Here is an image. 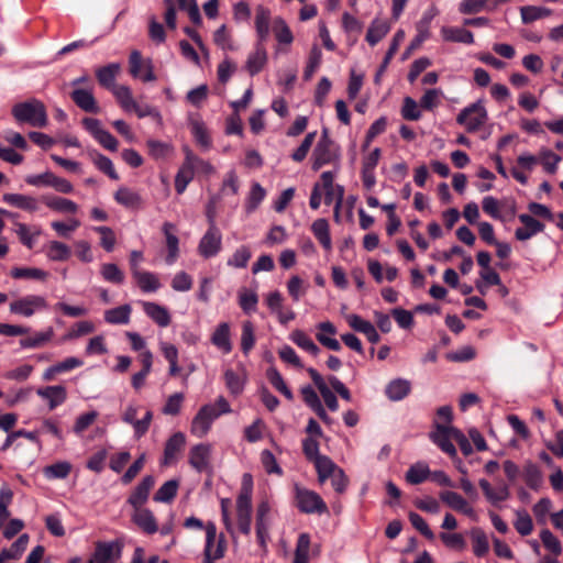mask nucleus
Segmentation results:
<instances>
[{
    "instance_id": "423d86ee",
    "label": "nucleus",
    "mask_w": 563,
    "mask_h": 563,
    "mask_svg": "<svg viewBox=\"0 0 563 563\" xmlns=\"http://www.w3.org/2000/svg\"><path fill=\"white\" fill-rule=\"evenodd\" d=\"M482 208L493 219L501 221L512 219L517 212V205L512 198L498 200L493 196H486L482 200Z\"/></svg>"
},
{
    "instance_id": "49530a36",
    "label": "nucleus",
    "mask_w": 563,
    "mask_h": 563,
    "mask_svg": "<svg viewBox=\"0 0 563 563\" xmlns=\"http://www.w3.org/2000/svg\"><path fill=\"white\" fill-rule=\"evenodd\" d=\"M552 11L545 7L526 5L520 9L521 20L525 24H530L537 20L549 16Z\"/></svg>"
},
{
    "instance_id": "f03ea898",
    "label": "nucleus",
    "mask_w": 563,
    "mask_h": 563,
    "mask_svg": "<svg viewBox=\"0 0 563 563\" xmlns=\"http://www.w3.org/2000/svg\"><path fill=\"white\" fill-rule=\"evenodd\" d=\"M253 477L245 473L242 477V485L236 497V520L239 530L247 536L251 533Z\"/></svg>"
},
{
    "instance_id": "e2e57ef3",
    "label": "nucleus",
    "mask_w": 563,
    "mask_h": 563,
    "mask_svg": "<svg viewBox=\"0 0 563 563\" xmlns=\"http://www.w3.org/2000/svg\"><path fill=\"white\" fill-rule=\"evenodd\" d=\"M114 199L118 203L128 208L137 207L141 202V197L136 192L125 187L120 188L115 192Z\"/></svg>"
},
{
    "instance_id": "5fc2aeb1",
    "label": "nucleus",
    "mask_w": 563,
    "mask_h": 563,
    "mask_svg": "<svg viewBox=\"0 0 563 563\" xmlns=\"http://www.w3.org/2000/svg\"><path fill=\"white\" fill-rule=\"evenodd\" d=\"M118 102L125 111H132V108L135 107L136 101L133 99L132 91L130 87L125 85H120L113 87L111 90Z\"/></svg>"
},
{
    "instance_id": "f257e3e1",
    "label": "nucleus",
    "mask_w": 563,
    "mask_h": 563,
    "mask_svg": "<svg viewBox=\"0 0 563 563\" xmlns=\"http://www.w3.org/2000/svg\"><path fill=\"white\" fill-rule=\"evenodd\" d=\"M11 112L19 123H27L34 128H45L48 123L44 103L35 98L15 103Z\"/></svg>"
},
{
    "instance_id": "0eeeda50",
    "label": "nucleus",
    "mask_w": 563,
    "mask_h": 563,
    "mask_svg": "<svg viewBox=\"0 0 563 563\" xmlns=\"http://www.w3.org/2000/svg\"><path fill=\"white\" fill-rule=\"evenodd\" d=\"M40 433H49L57 439H62V431L58 428L57 423L51 419H45L37 431L18 430L8 434L4 443L1 446V450H8L16 440V438H25L32 442H35L37 441V435Z\"/></svg>"
},
{
    "instance_id": "0e129e2a",
    "label": "nucleus",
    "mask_w": 563,
    "mask_h": 563,
    "mask_svg": "<svg viewBox=\"0 0 563 563\" xmlns=\"http://www.w3.org/2000/svg\"><path fill=\"white\" fill-rule=\"evenodd\" d=\"M321 59H322V52L317 45H314L310 51L309 58L307 60V65L303 70V78L306 80L311 79L313 74L319 68V66L321 64Z\"/></svg>"
},
{
    "instance_id": "bf43d9fd",
    "label": "nucleus",
    "mask_w": 563,
    "mask_h": 563,
    "mask_svg": "<svg viewBox=\"0 0 563 563\" xmlns=\"http://www.w3.org/2000/svg\"><path fill=\"white\" fill-rule=\"evenodd\" d=\"M257 302L258 297L254 290L242 288L239 291V303L244 312L251 313L255 311Z\"/></svg>"
},
{
    "instance_id": "9b49d317",
    "label": "nucleus",
    "mask_w": 563,
    "mask_h": 563,
    "mask_svg": "<svg viewBox=\"0 0 563 563\" xmlns=\"http://www.w3.org/2000/svg\"><path fill=\"white\" fill-rule=\"evenodd\" d=\"M459 429L450 426V424H441L439 422L435 423V430L431 432L430 439L434 444H437L444 453L450 456L456 455V449L452 443L453 431H457Z\"/></svg>"
},
{
    "instance_id": "4be33fe9",
    "label": "nucleus",
    "mask_w": 563,
    "mask_h": 563,
    "mask_svg": "<svg viewBox=\"0 0 563 563\" xmlns=\"http://www.w3.org/2000/svg\"><path fill=\"white\" fill-rule=\"evenodd\" d=\"M267 63V52L263 42H256L254 51L249 55L245 68L251 76L258 74Z\"/></svg>"
},
{
    "instance_id": "2f4dec72",
    "label": "nucleus",
    "mask_w": 563,
    "mask_h": 563,
    "mask_svg": "<svg viewBox=\"0 0 563 563\" xmlns=\"http://www.w3.org/2000/svg\"><path fill=\"white\" fill-rule=\"evenodd\" d=\"M411 390V384L405 378H396L389 382L385 388L387 398L391 401L402 400Z\"/></svg>"
},
{
    "instance_id": "a878e982",
    "label": "nucleus",
    "mask_w": 563,
    "mask_h": 563,
    "mask_svg": "<svg viewBox=\"0 0 563 563\" xmlns=\"http://www.w3.org/2000/svg\"><path fill=\"white\" fill-rule=\"evenodd\" d=\"M185 443L186 438L184 433H174L165 444L163 464L169 465L174 463L177 459L178 453L184 449Z\"/></svg>"
},
{
    "instance_id": "c756f323",
    "label": "nucleus",
    "mask_w": 563,
    "mask_h": 563,
    "mask_svg": "<svg viewBox=\"0 0 563 563\" xmlns=\"http://www.w3.org/2000/svg\"><path fill=\"white\" fill-rule=\"evenodd\" d=\"M271 11L269 9L258 5L255 14V30L257 42H265L269 35Z\"/></svg>"
},
{
    "instance_id": "774afa93",
    "label": "nucleus",
    "mask_w": 563,
    "mask_h": 563,
    "mask_svg": "<svg viewBox=\"0 0 563 563\" xmlns=\"http://www.w3.org/2000/svg\"><path fill=\"white\" fill-rule=\"evenodd\" d=\"M100 274L104 280L112 284H122L124 282V274L118 265L113 263L102 264Z\"/></svg>"
},
{
    "instance_id": "b1692460",
    "label": "nucleus",
    "mask_w": 563,
    "mask_h": 563,
    "mask_svg": "<svg viewBox=\"0 0 563 563\" xmlns=\"http://www.w3.org/2000/svg\"><path fill=\"white\" fill-rule=\"evenodd\" d=\"M346 321L354 331L365 334L371 343L379 342L380 336L369 321L354 313L346 316Z\"/></svg>"
},
{
    "instance_id": "bb28decb",
    "label": "nucleus",
    "mask_w": 563,
    "mask_h": 563,
    "mask_svg": "<svg viewBox=\"0 0 563 563\" xmlns=\"http://www.w3.org/2000/svg\"><path fill=\"white\" fill-rule=\"evenodd\" d=\"M441 35L443 41L463 44H473L474 35L471 31L457 26H442Z\"/></svg>"
},
{
    "instance_id": "c9c22d12",
    "label": "nucleus",
    "mask_w": 563,
    "mask_h": 563,
    "mask_svg": "<svg viewBox=\"0 0 563 563\" xmlns=\"http://www.w3.org/2000/svg\"><path fill=\"white\" fill-rule=\"evenodd\" d=\"M132 308L130 305H122L104 311V321L109 324H128L131 319Z\"/></svg>"
},
{
    "instance_id": "e433bc0d",
    "label": "nucleus",
    "mask_w": 563,
    "mask_h": 563,
    "mask_svg": "<svg viewBox=\"0 0 563 563\" xmlns=\"http://www.w3.org/2000/svg\"><path fill=\"white\" fill-rule=\"evenodd\" d=\"M132 276L144 292H155L161 287L159 279L154 273L135 271Z\"/></svg>"
},
{
    "instance_id": "412c9836",
    "label": "nucleus",
    "mask_w": 563,
    "mask_h": 563,
    "mask_svg": "<svg viewBox=\"0 0 563 563\" xmlns=\"http://www.w3.org/2000/svg\"><path fill=\"white\" fill-rule=\"evenodd\" d=\"M2 200L11 207L19 208L27 212H36L40 209V201L32 196L22 194H4Z\"/></svg>"
},
{
    "instance_id": "13d9d810",
    "label": "nucleus",
    "mask_w": 563,
    "mask_h": 563,
    "mask_svg": "<svg viewBox=\"0 0 563 563\" xmlns=\"http://www.w3.org/2000/svg\"><path fill=\"white\" fill-rule=\"evenodd\" d=\"M435 13L434 12H426L419 23L417 24L418 34L416 38L411 43V47L419 46L422 42H424L429 37V25L433 20Z\"/></svg>"
},
{
    "instance_id": "dca6fc26",
    "label": "nucleus",
    "mask_w": 563,
    "mask_h": 563,
    "mask_svg": "<svg viewBox=\"0 0 563 563\" xmlns=\"http://www.w3.org/2000/svg\"><path fill=\"white\" fill-rule=\"evenodd\" d=\"M212 446L208 443H200L190 449L189 464L199 473L206 471L210 464Z\"/></svg>"
},
{
    "instance_id": "58836bf2",
    "label": "nucleus",
    "mask_w": 563,
    "mask_h": 563,
    "mask_svg": "<svg viewBox=\"0 0 563 563\" xmlns=\"http://www.w3.org/2000/svg\"><path fill=\"white\" fill-rule=\"evenodd\" d=\"M183 151L188 155L196 175L209 177L216 173L210 162L197 156L188 146H184Z\"/></svg>"
},
{
    "instance_id": "4468645a",
    "label": "nucleus",
    "mask_w": 563,
    "mask_h": 563,
    "mask_svg": "<svg viewBox=\"0 0 563 563\" xmlns=\"http://www.w3.org/2000/svg\"><path fill=\"white\" fill-rule=\"evenodd\" d=\"M316 339L324 347L331 351H340L341 343L334 336L338 333L336 327L331 321H322L317 324Z\"/></svg>"
},
{
    "instance_id": "864d4df0",
    "label": "nucleus",
    "mask_w": 563,
    "mask_h": 563,
    "mask_svg": "<svg viewBox=\"0 0 563 563\" xmlns=\"http://www.w3.org/2000/svg\"><path fill=\"white\" fill-rule=\"evenodd\" d=\"M561 162V156L552 152L547 147H542L539 151V163L542 164L544 172L548 174H554L558 169V165Z\"/></svg>"
},
{
    "instance_id": "c85d7f7f",
    "label": "nucleus",
    "mask_w": 563,
    "mask_h": 563,
    "mask_svg": "<svg viewBox=\"0 0 563 563\" xmlns=\"http://www.w3.org/2000/svg\"><path fill=\"white\" fill-rule=\"evenodd\" d=\"M84 362L75 356L67 357L64 361L47 367L43 373V379L49 382L54 379L57 374L69 372L74 368L80 367Z\"/></svg>"
},
{
    "instance_id": "7ed1b4c3",
    "label": "nucleus",
    "mask_w": 563,
    "mask_h": 563,
    "mask_svg": "<svg viewBox=\"0 0 563 563\" xmlns=\"http://www.w3.org/2000/svg\"><path fill=\"white\" fill-rule=\"evenodd\" d=\"M48 309V302L44 296L41 295H25L12 300L9 305V310L12 314L23 318H31L35 313L43 312Z\"/></svg>"
},
{
    "instance_id": "4c0bfd02",
    "label": "nucleus",
    "mask_w": 563,
    "mask_h": 563,
    "mask_svg": "<svg viewBox=\"0 0 563 563\" xmlns=\"http://www.w3.org/2000/svg\"><path fill=\"white\" fill-rule=\"evenodd\" d=\"M133 520L141 529L147 533H154L157 531L155 518L148 509L141 507L135 508Z\"/></svg>"
},
{
    "instance_id": "72a5a7b5",
    "label": "nucleus",
    "mask_w": 563,
    "mask_h": 563,
    "mask_svg": "<svg viewBox=\"0 0 563 563\" xmlns=\"http://www.w3.org/2000/svg\"><path fill=\"white\" fill-rule=\"evenodd\" d=\"M189 125L196 143L202 151H209L211 148L212 141L205 123L199 119H191Z\"/></svg>"
},
{
    "instance_id": "5701e85b",
    "label": "nucleus",
    "mask_w": 563,
    "mask_h": 563,
    "mask_svg": "<svg viewBox=\"0 0 563 563\" xmlns=\"http://www.w3.org/2000/svg\"><path fill=\"white\" fill-rule=\"evenodd\" d=\"M141 305L145 314L157 325L162 328L169 325L172 318L167 308L151 301H142Z\"/></svg>"
},
{
    "instance_id": "6e6d98bb",
    "label": "nucleus",
    "mask_w": 563,
    "mask_h": 563,
    "mask_svg": "<svg viewBox=\"0 0 563 563\" xmlns=\"http://www.w3.org/2000/svg\"><path fill=\"white\" fill-rule=\"evenodd\" d=\"M310 536L300 533L296 544L294 563H309Z\"/></svg>"
},
{
    "instance_id": "ea45409f",
    "label": "nucleus",
    "mask_w": 563,
    "mask_h": 563,
    "mask_svg": "<svg viewBox=\"0 0 563 563\" xmlns=\"http://www.w3.org/2000/svg\"><path fill=\"white\" fill-rule=\"evenodd\" d=\"M390 25L385 20H374L366 34V41L371 46L376 45L389 32Z\"/></svg>"
},
{
    "instance_id": "603ef678",
    "label": "nucleus",
    "mask_w": 563,
    "mask_h": 563,
    "mask_svg": "<svg viewBox=\"0 0 563 563\" xmlns=\"http://www.w3.org/2000/svg\"><path fill=\"white\" fill-rule=\"evenodd\" d=\"M71 471V464L67 461H60L44 467V476L48 479H64Z\"/></svg>"
},
{
    "instance_id": "4d7b16f0",
    "label": "nucleus",
    "mask_w": 563,
    "mask_h": 563,
    "mask_svg": "<svg viewBox=\"0 0 563 563\" xmlns=\"http://www.w3.org/2000/svg\"><path fill=\"white\" fill-rule=\"evenodd\" d=\"M267 378L269 380V383L273 385V387L279 391L280 394H283L288 400H291L292 399V393L291 390L288 388V386L286 385L283 376L280 375V373L274 368V367H269L267 369Z\"/></svg>"
},
{
    "instance_id": "a18cd8bd",
    "label": "nucleus",
    "mask_w": 563,
    "mask_h": 563,
    "mask_svg": "<svg viewBox=\"0 0 563 563\" xmlns=\"http://www.w3.org/2000/svg\"><path fill=\"white\" fill-rule=\"evenodd\" d=\"M314 467L318 473V479L320 483H324L328 478H330L339 468L334 462L328 456L323 455L321 457H317L313 462Z\"/></svg>"
},
{
    "instance_id": "a19ab883",
    "label": "nucleus",
    "mask_w": 563,
    "mask_h": 563,
    "mask_svg": "<svg viewBox=\"0 0 563 563\" xmlns=\"http://www.w3.org/2000/svg\"><path fill=\"white\" fill-rule=\"evenodd\" d=\"M289 339L301 350L317 356L320 353L319 346L302 330H294Z\"/></svg>"
},
{
    "instance_id": "9d476101",
    "label": "nucleus",
    "mask_w": 563,
    "mask_h": 563,
    "mask_svg": "<svg viewBox=\"0 0 563 563\" xmlns=\"http://www.w3.org/2000/svg\"><path fill=\"white\" fill-rule=\"evenodd\" d=\"M222 234L220 230L212 223L207 232L200 239L198 244V252L205 258H210L221 251Z\"/></svg>"
},
{
    "instance_id": "de8ad7c7",
    "label": "nucleus",
    "mask_w": 563,
    "mask_h": 563,
    "mask_svg": "<svg viewBox=\"0 0 563 563\" xmlns=\"http://www.w3.org/2000/svg\"><path fill=\"white\" fill-rule=\"evenodd\" d=\"M54 335L53 328H47L45 331L35 333L33 336L24 338L20 340V345L23 349H36L43 346L45 343L52 340Z\"/></svg>"
},
{
    "instance_id": "6e6552de",
    "label": "nucleus",
    "mask_w": 563,
    "mask_h": 563,
    "mask_svg": "<svg viewBox=\"0 0 563 563\" xmlns=\"http://www.w3.org/2000/svg\"><path fill=\"white\" fill-rule=\"evenodd\" d=\"M297 507L305 514H322L328 510L325 503L313 490L295 486Z\"/></svg>"
},
{
    "instance_id": "69168bd1",
    "label": "nucleus",
    "mask_w": 563,
    "mask_h": 563,
    "mask_svg": "<svg viewBox=\"0 0 563 563\" xmlns=\"http://www.w3.org/2000/svg\"><path fill=\"white\" fill-rule=\"evenodd\" d=\"M514 526L518 533L523 537L529 536L533 530L532 519L526 510L516 511V520Z\"/></svg>"
},
{
    "instance_id": "aec40b11",
    "label": "nucleus",
    "mask_w": 563,
    "mask_h": 563,
    "mask_svg": "<svg viewBox=\"0 0 563 563\" xmlns=\"http://www.w3.org/2000/svg\"><path fill=\"white\" fill-rule=\"evenodd\" d=\"M36 394L48 402L51 410L64 404L67 398L66 388L62 385L41 387L36 390Z\"/></svg>"
},
{
    "instance_id": "8fccbe9b",
    "label": "nucleus",
    "mask_w": 563,
    "mask_h": 563,
    "mask_svg": "<svg viewBox=\"0 0 563 563\" xmlns=\"http://www.w3.org/2000/svg\"><path fill=\"white\" fill-rule=\"evenodd\" d=\"M273 32L275 34L276 40L280 44L289 45L294 41V35H292L289 26L287 25L286 21L280 16H277L274 19Z\"/></svg>"
},
{
    "instance_id": "2eb2a0df",
    "label": "nucleus",
    "mask_w": 563,
    "mask_h": 563,
    "mask_svg": "<svg viewBox=\"0 0 563 563\" xmlns=\"http://www.w3.org/2000/svg\"><path fill=\"white\" fill-rule=\"evenodd\" d=\"M522 227L516 229L515 236L519 241H527L544 230V224L534 219L531 214L521 213L518 216Z\"/></svg>"
},
{
    "instance_id": "338daca9",
    "label": "nucleus",
    "mask_w": 563,
    "mask_h": 563,
    "mask_svg": "<svg viewBox=\"0 0 563 563\" xmlns=\"http://www.w3.org/2000/svg\"><path fill=\"white\" fill-rule=\"evenodd\" d=\"M471 536L473 540L474 554L479 558L484 556L489 550L486 534L481 529H473Z\"/></svg>"
},
{
    "instance_id": "a211bd4d",
    "label": "nucleus",
    "mask_w": 563,
    "mask_h": 563,
    "mask_svg": "<svg viewBox=\"0 0 563 563\" xmlns=\"http://www.w3.org/2000/svg\"><path fill=\"white\" fill-rule=\"evenodd\" d=\"M120 547L114 542H100L89 562L91 563H114L120 556Z\"/></svg>"
},
{
    "instance_id": "7c9ffc66",
    "label": "nucleus",
    "mask_w": 563,
    "mask_h": 563,
    "mask_svg": "<svg viewBox=\"0 0 563 563\" xmlns=\"http://www.w3.org/2000/svg\"><path fill=\"white\" fill-rule=\"evenodd\" d=\"M211 342L214 346L228 354L232 351L230 325L227 322L220 323L212 333Z\"/></svg>"
},
{
    "instance_id": "393cba45",
    "label": "nucleus",
    "mask_w": 563,
    "mask_h": 563,
    "mask_svg": "<svg viewBox=\"0 0 563 563\" xmlns=\"http://www.w3.org/2000/svg\"><path fill=\"white\" fill-rule=\"evenodd\" d=\"M71 99L86 112L98 113L100 110L91 89L76 88L71 92Z\"/></svg>"
},
{
    "instance_id": "052dcab7",
    "label": "nucleus",
    "mask_w": 563,
    "mask_h": 563,
    "mask_svg": "<svg viewBox=\"0 0 563 563\" xmlns=\"http://www.w3.org/2000/svg\"><path fill=\"white\" fill-rule=\"evenodd\" d=\"M178 482L176 479L167 481L158 488L154 496V500L159 503H169L176 496Z\"/></svg>"
},
{
    "instance_id": "39448f33",
    "label": "nucleus",
    "mask_w": 563,
    "mask_h": 563,
    "mask_svg": "<svg viewBox=\"0 0 563 563\" xmlns=\"http://www.w3.org/2000/svg\"><path fill=\"white\" fill-rule=\"evenodd\" d=\"M487 111L482 100L465 107L456 118V122L463 125L467 132L478 131L487 121Z\"/></svg>"
},
{
    "instance_id": "3c124183",
    "label": "nucleus",
    "mask_w": 563,
    "mask_h": 563,
    "mask_svg": "<svg viewBox=\"0 0 563 563\" xmlns=\"http://www.w3.org/2000/svg\"><path fill=\"white\" fill-rule=\"evenodd\" d=\"M146 145L148 147V154L155 159L166 158L174 152V147L170 143L158 140L151 139L146 142Z\"/></svg>"
},
{
    "instance_id": "ddd939ff",
    "label": "nucleus",
    "mask_w": 563,
    "mask_h": 563,
    "mask_svg": "<svg viewBox=\"0 0 563 563\" xmlns=\"http://www.w3.org/2000/svg\"><path fill=\"white\" fill-rule=\"evenodd\" d=\"M206 529V547L205 556L207 559L219 560L223 558L225 552V543L223 538L217 539V528L214 523L208 522Z\"/></svg>"
},
{
    "instance_id": "37998d69",
    "label": "nucleus",
    "mask_w": 563,
    "mask_h": 563,
    "mask_svg": "<svg viewBox=\"0 0 563 563\" xmlns=\"http://www.w3.org/2000/svg\"><path fill=\"white\" fill-rule=\"evenodd\" d=\"M311 231L325 250H331L332 241L329 232V223L325 219H317L311 225Z\"/></svg>"
},
{
    "instance_id": "680f3d73",
    "label": "nucleus",
    "mask_w": 563,
    "mask_h": 563,
    "mask_svg": "<svg viewBox=\"0 0 563 563\" xmlns=\"http://www.w3.org/2000/svg\"><path fill=\"white\" fill-rule=\"evenodd\" d=\"M265 196V189L258 183L253 184L245 206L246 212L252 213L255 211L260 203L264 200Z\"/></svg>"
},
{
    "instance_id": "473e14b6",
    "label": "nucleus",
    "mask_w": 563,
    "mask_h": 563,
    "mask_svg": "<svg viewBox=\"0 0 563 563\" xmlns=\"http://www.w3.org/2000/svg\"><path fill=\"white\" fill-rule=\"evenodd\" d=\"M120 70L121 65L119 63H111L98 68L96 70V77L102 87L112 90L113 87H117L114 81Z\"/></svg>"
},
{
    "instance_id": "79ce46f5",
    "label": "nucleus",
    "mask_w": 563,
    "mask_h": 563,
    "mask_svg": "<svg viewBox=\"0 0 563 563\" xmlns=\"http://www.w3.org/2000/svg\"><path fill=\"white\" fill-rule=\"evenodd\" d=\"M430 474L431 471L427 463L417 462L408 468L406 473V481L411 485H418L423 483Z\"/></svg>"
},
{
    "instance_id": "20e7f679",
    "label": "nucleus",
    "mask_w": 563,
    "mask_h": 563,
    "mask_svg": "<svg viewBox=\"0 0 563 563\" xmlns=\"http://www.w3.org/2000/svg\"><path fill=\"white\" fill-rule=\"evenodd\" d=\"M339 157V146L329 137L328 132L323 131L312 152V169L319 170L324 165L335 163Z\"/></svg>"
},
{
    "instance_id": "09e8293b",
    "label": "nucleus",
    "mask_w": 563,
    "mask_h": 563,
    "mask_svg": "<svg viewBox=\"0 0 563 563\" xmlns=\"http://www.w3.org/2000/svg\"><path fill=\"white\" fill-rule=\"evenodd\" d=\"M46 256L55 262L66 261L70 256V249L65 243L51 241L46 245Z\"/></svg>"
},
{
    "instance_id": "c03bdc74",
    "label": "nucleus",
    "mask_w": 563,
    "mask_h": 563,
    "mask_svg": "<svg viewBox=\"0 0 563 563\" xmlns=\"http://www.w3.org/2000/svg\"><path fill=\"white\" fill-rule=\"evenodd\" d=\"M344 188L341 185H335L334 188L324 190V203L331 206L334 203V218L339 221L340 209L343 203Z\"/></svg>"
},
{
    "instance_id": "cd10ccee",
    "label": "nucleus",
    "mask_w": 563,
    "mask_h": 563,
    "mask_svg": "<svg viewBox=\"0 0 563 563\" xmlns=\"http://www.w3.org/2000/svg\"><path fill=\"white\" fill-rule=\"evenodd\" d=\"M195 175L196 174L195 169L192 168L191 162L188 155L185 154V159L175 177V189L177 194L180 195L186 190L187 186L194 179Z\"/></svg>"
},
{
    "instance_id": "f3484780",
    "label": "nucleus",
    "mask_w": 563,
    "mask_h": 563,
    "mask_svg": "<svg viewBox=\"0 0 563 563\" xmlns=\"http://www.w3.org/2000/svg\"><path fill=\"white\" fill-rule=\"evenodd\" d=\"M165 235L167 255L165 262L167 265H173L179 257V239L176 235V227L170 222H165L162 227Z\"/></svg>"
},
{
    "instance_id": "1a4fd4ad",
    "label": "nucleus",
    "mask_w": 563,
    "mask_h": 563,
    "mask_svg": "<svg viewBox=\"0 0 563 563\" xmlns=\"http://www.w3.org/2000/svg\"><path fill=\"white\" fill-rule=\"evenodd\" d=\"M216 419H218L216 407L212 404L202 406L191 421V434L197 438L206 437Z\"/></svg>"
},
{
    "instance_id": "f704fd0d",
    "label": "nucleus",
    "mask_w": 563,
    "mask_h": 563,
    "mask_svg": "<svg viewBox=\"0 0 563 563\" xmlns=\"http://www.w3.org/2000/svg\"><path fill=\"white\" fill-rule=\"evenodd\" d=\"M43 202L52 210L60 213H76L79 209L78 205L73 200L57 197V196H43Z\"/></svg>"
},
{
    "instance_id": "6ab92c4d",
    "label": "nucleus",
    "mask_w": 563,
    "mask_h": 563,
    "mask_svg": "<svg viewBox=\"0 0 563 563\" xmlns=\"http://www.w3.org/2000/svg\"><path fill=\"white\" fill-rule=\"evenodd\" d=\"M13 232L18 235L20 242L27 249H33L37 238L42 234L40 225H27L22 222H14Z\"/></svg>"
},
{
    "instance_id": "f8f14e48",
    "label": "nucleus",
    "mask_w": 563,
    "mask_h": 563,
    "mask_svg": "<svg viewBox=\"0 0 563 563\" xmlns=\"http://www.w3.org/2000/svg\"><path fill=\"white\" fill-rule=\"evenodd\" d=\"M271 505L268 500H262L257 505L256 509V537L262 548L266 547L267 540L269 539V526H271Z\"/></svg>"
}]
</instances>
